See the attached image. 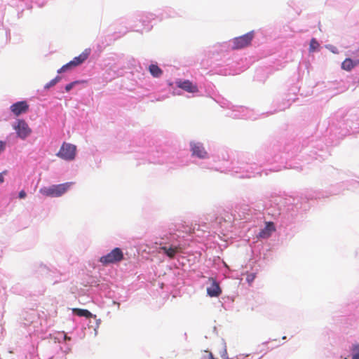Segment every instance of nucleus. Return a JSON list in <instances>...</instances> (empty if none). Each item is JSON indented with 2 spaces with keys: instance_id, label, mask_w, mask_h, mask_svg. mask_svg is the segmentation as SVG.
<instances>
[{
  "instance_id": "1",
  "label": "nucleus",
  "mask_w": 359,
  "mask_h": 359,
  "mask_svg": "<svg viewBox=\"0 0 359 359\" xmlns=\"http://www.w3.org/2000/svg\"><path fill=\"white\" fill-rule=\"evenodd\" d=\"M72 184V182H66L48 187H44L40 189L39 192L47 197H60L67 191Z\"/></svg>"
},
{
  "instance_id": "2",
  "label": "nucleus",
  "mask_w": 359,
  "mask_h": 359,
  "mask_svg": "<svg viewBox=\"0 0 359 359\" xmlns=\"http://www.w3.org/2000/svg\"><path fill=\"white\" fill-rule=\"evenodd\" d=\"M124 258L123 251L119 248H115L106 255L102 256L99 261L103 265L116 264L122 261Z\"/></svg>"
},
{
  "instance_id": "3",
  "label": "nucleus",
  "mask_w": 359,
  "mask_h": 359,
  "mask_svg": "<svg viewBox=\"0 0 359 359\" xmlns=\"http://www.w3.org/2000/svg\"><path fill=\"white\" fill-rule=\"evenodd\" d=\"M76 154V147L75 145L70 143L63 142L56 155L63 160L72 161L75 158Z\"/></svg>"
},
{
  "instance_id": "4",
  "label": "nucleus",
  "mask_w": 359,
  "mask_h": 359,
  "mask_svg": "<svg viewBox=\"0 0 359 359\" xmlns=\"http://www.w3.org/2000/svg\"><path fill=\"white\" fill-rule=\"evenodd\" d=\"M253 38V32H250L241 36L233 38L231 41L232 49L238 50L249 46Z\"/></svg>"
},
{
  "instance_id": "5",
  "label": "nucleus",
  "mask_w": 359,
  "mask_h": 359,
  "mask_svg": "<svg viewBox=\"0 0 359 359\" xmlns=\"http://www.w3.org/2000/svg\"><path fill=\"white\" fill-rule=\"evenodd\" d=\"M13 128L16 131L18 137L22 140L27 138L32 133L28 124L22 119H18L16 124L13 126Z\"/></svg>"
},
{
  "instance_id": "6",
  "label": "nucleus",
  "mask_w": 359,
  "mask_h": 359,
  "mask_svg": "<svg viewBox=\"0 0 359 359\" xmlns=\"http://www.w3.org/2000/svg\"><path fill=\"white\" fill-rule=\"evenodd\" d=\"M210 286L207 288V293L211 297H217L222 294L219 283L213 278H209Z\"/></svg>"
},
{
  "instance_id": "7",
  "label": "nucleus",
  "mask_w": 359,
  "mask_h": 359,
  "mask_svg": "<svg viewBox=\"0 0 359 359\" xmlns=\"http://www.w3.org/2000/svg\"><path fill=\"white\" fill-rule=\"evenodd\" d=\"M28 109L29 105L26 101L17 102L11 106V111L17 116L26 113Z\"/></svg>"
},
{
  "instance_id": "8",
  "label": "nucleus",
  "mask_w": 359,
  "mask_h": 359,
  "mask_svg": "<svg viewBox=\"0 0 359 359\" xmlns=\"http://www.w3.org/2000/svg\"><path fill=\"white\" fill-rule=\"evenodd\" d=\"M176 84L177 87L183 89L184 90L188 92V93H197L198 91V88L196 84H194L191 81L189 80H179L176 81Z\"/></svg>"
},
{
  "instance_id": "9",
  "label": "nucleus",
  "mask_w": 359,
  "mask_h": 359,
  "mask_svg": "<svg viewBox=\"0 0 359 359\" xmlns=\"http://www.w3.org/2000/svg\"><path fill=\"white\" fill-rule=\"evenodd\" d=\"M192 155L196 156L200 158H205L208 157V154L201 143H191V144Z\"/></svg>"
},
{
  "instance_id": "10",
  "label": "nucleus",
  "mask_w": 359,
  "mask_h": 359,
  "mask_svg": "<svg viewBox=\"0 0 359 359\" xmlns=\"http://www.w3.org/2000/svg\"><path fill=\"white\" fill-rule=\"evenodd\" d=\"M276 231L274 224L271 222H266L264 229L260 231L258 237L261 238H268L273 232Z\"/></svg>"
},
{
  "instance_id": "11",
  "label": "nucleus",
  "mask_w": 359,
  "mask_h": 359,
  "mask_svg": "<svg viewBox=\"0 0 359 359\" xmlns=\"http://www.w3.org/2000/svg\"><path fill=\"white\" fill-rule=\"evenodd\" d=\"M161 250H163L164 253L170 259H173L175 255L181 251L180 245L176 246H162L160 248Z\"/></svg>"
},
{
  "instance_id": "12",
  "label": "nucleus",
  "mask_w": 359,
  "mask_h": 359,
  "mask_svg": "<svg viewBox=\"0 0 359 359\" xmlns=\"http://www.w3.org/2000/svg\"><path fill=\"white\" fill-rule=\"evenodd\" d=\"M359 65V60H352L351 58H346L344 60L341 64V68L346 71H351L355 67Z\"/></svg>"
},
{
  "instance_id": "13",
  "label": "nucleus",
  "mask_w": 359,
  "mask_h": 359,
  "mask_svg": "<svg viewBox=\"0 0 359 359\" xmlns=\"http://www.w3.org/2000/svg\"><path fill=\"white\" fill-rule=\"evenodd\" d=\"M89 54H90V52L88 51L87 50H86L82 53H81L79 56L75 57L72 60V64H74L75 67L82 64L86 60H87Z\"/></svg>"
},
{
  "instance_id": "14",
  "label": "nucleus",
  "mask_w": 359,
  "mask_h": 359,
  "mask_svg": "<svg viewBox=\"0 0 359 359\" xmlns=\"http://www.w3.org/2000/svg\"><path fill=\"white\" fill-rule=\"evenodd\" d=\"M149 72L154 77H160L163 71L156 65H151L149 67Z\"/></svg>"
},
{
  "instance_id": "15",
  "label": "nucleus",
  "mask_w": 359,
  "mask_h": 359,
  "mask_svg": "<svg viewBox=\"0 0 359 359\" xmlns=\"http://www.w3.org/2000/svg\"><path fill=\"white\" fill-rule=\"evenodd\" d=\"M72 311H73L74 313L76 314L79 316H84L86 318H90L92 316L91 313L86 309H73Z\"/></svg>"
},
{
  "instance_id": "16",
  "label": "nucleus",
  "mask_w": 359,
  "mask_h": 359,
  "mask_svg": "<svg viewBox=\"0 0 359 359\" xmlns=\"http://www.w3.org/2000/svg\"><path fill=\"white\" fill-rule=\"evenodd\" d=\"M73 67H75L74 66V64H72V61H70L69 62H68L67 64L63 65L58 71L57 72L59 74L60 73H62V72H67V70L73 68Z\"/></svg>"
},
{
  "instance_id": "17",
  "label": "nucleus",
  "mask_w": 359,
  "mask_h": 359,
  "mask_svg": "<svg viewBox=\"0 0 359 359\" xmlns=\"http://www.w3.org/2000/svg\"><path fill=\"white\" fill-rule=\"evenodd\" d=\"M319 47V43L317 40L313 38L310 41L309 50L310 51H314Z\"/></svg>"
},
{
  "instance_id": "18",
  "label": "nucleus",
  "mask_w": 359,
  "mask_h": 359,
  "mask_svg": "<svg viewBox=\"0 0 359 359\" xmlns=\"http://www.w3.org/2000/svg\"><path fill=\"white\" fill-rule=\"evenodd\" d=\"M353 352L352 359H359V344H355L351 349Z\"/></svg>"
},
{
  "instance_id": "19",
  "label": "nucleus",
  "mask_w": 359,
  "mask_h": 359,
  "mask_svg": "<svg viewBox=\"0 0 359 359\" xmlns=\"http://www.w3.org/2000/svg\"><path fill=\"white\" fill-rule=\"evenodd\" d=\"M60 80V76H56L55 79H52L48 83H47L45 86L46 88H48L55 86L59 81Z\"/></svg>"
},
{
  "instance_id": "20",
  "label": "nucleus",
  "mask_w": 359,
  "mask_h": 359,
  "mask_svg": "<svg viewBox=\"0 0 359 359\" xmlns=\"http://www.w3.org/2000/svg\"><path fill=\"white\" fill-rule=\"evenodd\" d=\"M255 278V273H250L247 275L246 280L249 284H251Z\"/></svg>"
},
{
  "instance_id": "21",
  "label": "nucleus",
  "mask_w": 359,
  "mask_h": 359,
  "mask_svg": "<svg viewBox=\"0 0 359 359\" xmlns=\"http://www.w3.org/2000/svg\"><path fill=\"white\" fill-rule=\"evenodd\" d=\"M75 83H76V82H72V83L67 84L65 86L66 91L69 92L73 88V86H74Z\"/></svg>"
},
{
  "instance_id": "22",
  "label": "nucleus",
  "mask_w": 359,
  "mask_h": 359,
  "mask_svg": "<svg viewBox=\"0 0 359 359\" xmlns=\"http://www.w3.org/2000/svg\"><path fill=\"white\" fill-rule=\"evenodd\" d=\"M6 148V143L3 141H0V153L4 151Z\"/></svg>"
},
{
  "instance_id": "23",
  "label": "nucleus",
  "mask_w": 359,
  "mask_h": 359,
  "mask_svg": "<svg viewBox=\"0 0 359 359\" xmlns=\"http://www.w3.org/2000/svg\"><path fill=\"white\" fill-rule=\"evenodd\" d=\"M27 194L26 192L24 190H22L19 193V198H25L26 197Z\"/></svg>"
},
{
  "instance_id": "24",
  "label": "nucleus",
  "mask_w": 359,
  "mask_h": 359,
  "mask_svg": "<svg viewBox=\"0 0 359 359\" xmlns=\"http://www.w3.org/2000/svg\"><path fill=\"white\" fill-rule=\"evenodd\" d=\"M6 172H1L0 173V183H3L4 182V174L6 173Z\"/></svg>"
},
{
  "instance_id": "25",
  "label": "nucleus",
  "mask_w": 359,
  "mask_h": 359,
  "mask_svg": "<svg viewBox=\"0 0 359 359\" xmlns=\"http://www.w3.org/2000/svg\"><path fill=\"white\" fill-rule=\"evenodd\" d=\"M65 339H70V337H67L66 335H65Z\"/></svg>"
},
{
  "instance_id": "26",
  "label": "nucleus",
  "mask_w": 359,
  "mask_h": 359,
  "mask_svg": "<svg viewBox=\"0 0 359 359\" xmlns=\"http://www.w3.org/2000/svg\"><path fill=\"white\" fill-rule=\"evenodd\" d=\"M65 339H70V337H67L66 335H65Z\"/></svg>"
}]
</instances>
